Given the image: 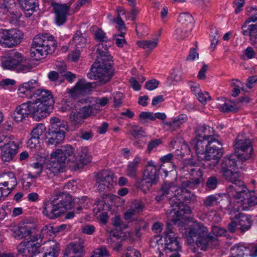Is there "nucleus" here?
I'll return each mask as SVG.
<instances>
[{"mask_svg": "<svg viewBox=\"0 0 257 257\" xmlns=\"http://www.w3.org/2000/svg\"><path fill=\"white\" fill-rule=\"evenodd\" d=\"M234 154L224 157L220 164V173L226 181H230L237 176V160L244 161L250 158L253 148L248 139L237 137L234 144Z\"/></svg>", "mask_w": 257, "mask_h": 257, "instance_id": "obj_1", "label": "nucleus"}, {"mask_svg": "<svg viewBox=\"0 0 257 257\" xmlns=\"http://www.w3.org/2000/svg\"><path fill=\"white\" fill-rule=\"evenodd\" d=\"M191 145L198 160L204 161V165L210 169L217 165L223 154L222 144L217 139L195 138Z\"/></svg>", "mask_w": 257, "mask_h": 257, "instance_id": "obj_2", "label": "nucleus"}, {"mask_svg": "<svg viewBox=\"0 0 257 257\" xmlns=\"http://www.w3.org/2000/svg\"><path fill=\"white\" fill-rule=\"evenodd\" d=\"M34 229L28 225L13 229L15 238L17 239L25 238L17 246L19 254L25 256H33L41 252L43 236H42L41 234L32 235L33 230Z\"/></svg>", "mask_w": 257, "mask_h": 257, "instance_id": "obj_3", "label": "nucleus"}, {"mask_svg": "<svg viewBox=\"0 0 257 257\" xmlns=\"http://www.w3.org/2000/svg\"><path fill=\"white\" fill-rule=\"evenodd\" d=\"M33 97L35 100L29 101L31 116L39 121L46 117L53 109L54 100L51 92L48 90L37 89Z\"/></svg>", "mask_w": 257, "mask_h": 257, "instance_id": "obj_4", "label": "nucleus"}, {"mask_svg": "<svg viewBox=\"0 0 257 257\" xmlns=\"http://www.w3.org/2000/svg\"><path fill=\"white\" fill-rule=\"evenodd\" d=\"M74 205L72 196L62 193L45 203L43 213L48 218L54 219L60 217L66 210L72 208Z\"/></svg>", "mask_w": 257, "mask_h": 257, "instance_id": "obj_5", "label": "nucleus"}, {"mask_svg": "<svg viewBox=\"0 0 257 257\" xmlns=\"http://www.w3.org/2000/svg\"><path fill=\"white\" fill-rule=\"evenodd\" d=\"M190 200V194L187 189L179 188L174 190V195L169 200L170 212H173L174 216L176 217L172 220L174 224L176 223V220L184 219L185 214L191 213V209L187 204Z\"/></svg>", "mask_w": 257, "mask_h": 257, "instance_id": "obj_6", "label": "nucleus"}, {"mask_svg": "<svg viewBox=\"0 0 257 257\" xmlns=\"http://www.w3.org/2000/svg\"><path fill=\"white\" fill-rule=\"evenodd\" d=\"M57 43L54 37L49 34H39L35 37L33 41L31 56L36 60L45 58L52 54L57 47Z\"/></svg>", "mask_w": 257, "mask_h": 257, "instance_id": "obj_7", "label": "nucleus"}, {"mask_svg": "<svg viewBox=\"0 0 257 257\" xmlns=\"http://www.w3.org/2000/svg\"><path fill=\"white\" fill-rule=\"evenodd\" d=\"M112 60L102 58L91 66L87 77L91 80H95L99 85H104L111 79L114 69Z\"/></svg>", "mask_w": 257, "mask_h": 257, "instance_id": "obj_8", "label": "nucleus"}, {"mask_svg": "<svg viewBox=\"0 0 257 257\" xmlns=\"http://www.w3.org/2000/svg\"><path fill=\"white\" fill-rule=\"evenodd\" d=\"M189 235L195 242L197 246L203 251L207 250L209 247H211V243L217 241V238L208 233L207 227L201 223L194 224L190 228Z\"/></svg>", "mask_w": 257, "mask_h": 257, "instance_id": "obj_9", "label": "nucleus"}, {"mask_svg": "<svg viewBox=\"0 0 257 257\" xmlns=\"http://www.w3.org/2000/svg\"><path fill=\"white\" fill-rule=\"evenodd\" d=\"M50 123L51 125L46 137L47 141L46 142L49 146H56L65 139L68 125L67 122L58 117L52 118L50 119Z\"/></svg>", "mask_w": 257, "mask_h": 257, "instance_id": "obj_10", "label": "nucleus"}, {"mask_svg": "<svg viewBox=\"0 0 257 257\" xmlns=\"http://www.w3.org/2000/svg\"><path fill=\"white\" fill-rule=\"evenodd\" d=\"M51 156L54 157V159L57 162L56 167L57 170L64 167L69 163H75L77 161L75 148L70 145L61 146L52 154Z\"/></svg>", "mask_w": 257, "mask_h": 257, "instance_id": "obj_11", "label": "nucleus"}, {"mask_svg": "<svg viewBox=\"0 0 257 257\" xmlns=\"http://www.w3.org/2000/svg\"><path fill=\"white\" fill-rule=\"evenodd\" d=\"M24 38L23 32L17 29L0 28V46L12 48L20 44Z\"/></svg>", "mask_w": 257, "mask_h": 257, "instance_id": "obj_12", "label": "nucleus"}, {"mask_svg": "<svg viewBox=\"0 0 257 257\" xmlns=\"http://www.w3.org/2000/svg\"><path fill=\"white\" fill-rule=\"evenodd\" d=\"M91 83H86L84 80H79L69 92L73 99H78V102L87 103L91 102V101L89 100V97H85V95L91 90Z\"/></svg>", "mask_w": 257, "mask_h": 257, "instance_id": "obj_13", "label": "nucleus"}, {"mask_svg": "<svg viewBox=\"0 0 257 257\" xmlns=\"http://www.w3.org/2000/svg\"><path fill=\"white\" fill-rule=\"evenodd\" d=\"M227 181L231 183L227 188V192L230 197L240 199L246 192H248V189L244 183L239 179L238 173L235 178Z\"/></svg>", "mask_w": 257, "mask_h": 257, "instance_id": "obj_14", "label": "nucleus"}, {"mask_svg": "<svg viewBox=\"0 0 257 257\" xmlns=\"http://www.w3.org/2000/svg\"><path fill=\"white\" fill-rule=\"evenodd\" d=\"M181 171L184 175H189L191 177L204 179L203 172L199 163L192 159H186L182 162Z\"/></svg>", "mask_w": 257, "mask_h": 257, "instance_id": "obj_15", "label": "nucleus"}, {"mask_svg": "<svg viewBox=\"0 0 257 257\" xmlns=\"http://www.w3.org/2000/svg\"><path fill=\"white\" fill-rule=\"evenodd\" d=\"M93 105L89 104L80 108L73 109L70 115L71 123L76 126L82 124L84 120L93 112Z\"/></svg>", "mask_w": 257, "mask_h": 257, "instance_id": "obj_16", "label": "nucleus"}, {"mask_svg": "<svg viewBox=\"0 0 257 257\" xmlns=\"http://www.w3.org/2000/svg\"><path fill=\"white\" fill-rule=\"evenodd\" d=\"M113 174L109 170H104L96 176V184L99 192L107 191L112 186Z\"/></svg>", "mask_w": 257, "mask_h": 257, "instance_id": "obj_17", "label": "nucleus"}, {"mask_svg": "<svg viewBox=\"0 0 257 257\" xmlns=\"http://www.w3.org/2000/svg\"><path fill=\"white\" fill-rule=\"evenodd\" d=\"M71 4L51 3V6L55 14V21L57 25H62L66 22Z\"/></svg>", "mask_w": 257, "mask_h": 257, "instance_id": "obj_18", "label": "nucleus"}, {"mask_svg": "<svg viewBox=\"0 0 257 257\" xmlns=\"http://www.w3.org/2000/svg\"><path fill=\"white\" fill-rule=\"evenodd\" d=\"M19 146L15 141H10L1 147L0 157L2 161L9 163L18 153Z\"/></svg>", "mask_w": 257, "mask_h": 257, "instance_id": "obj_19", "label": "nucleus"}, {"mask_svg": "<svg viewBox=\"0 0 257 257\" xmlns=\"http://www.w3.org/2000/svg\"><path fill=\"white\" fill-rule=\"evenodd\" d=\"M160 174L158 168H147L144 173L145 182L142 185V189L149 190L152 185H156L159 181Z\"/></svg>", "mask_w": 257, "mask_h": 257, "instance_id": "obj_20", "label": "nucleus"}, {"mask_svg": "<svg viewBox=\"0 0 257 257\" xmlns=\"http://www.w3.org/2000/svg\"><path fill=\"white\" fill-rule=\"evenodd\" d=\"M22 54L18 52L12 51L3 58L2 65L5 69L16 70L22 61Z\"/></svg>", "mask_w": 257, "mask_h": 257, "instance_id": "obj_21", "label": "nucleus"}, {"mask_svg": "<svg viewBox=\"0 0 257 257\" xmlns=\"http://www.w3.org/2000/svg\"><path fill=\"white\" fill-rule=\"evenodd\" d=\"M0 183L10 194L17 186L18 182L15 174L10 172L0 174Z\"/></svg>", "mask_w": 257, "mask_h": 257, "instance_id": "obj_22", "label": "nucleus"}, {"mask_svg": "<svg viewBox=\"0 0 257 257\" xmlns=\"http://www.w3.org/2000/svg\"><path fill=\"white\" fill-rule=\"evenodd\" d=\"M14 120L17 122L23 121L29 115L31 116V112L29 101L18 106L13 114Z\"/></svg>", "mask_w": 257, "mask_h": 257, "instance_id": "obj_23", "label": "nucleus"}, {"mask_svg": "<svg viewBox=\"0 0 257 257\" xmlns=\"http://www.w3.org/2000/svg\"><path fill=\"white\" fill-rule=\"evenodd\" d=\"M234 218L237 221L239 226L238 229L241 232L248 230L252 224L253 221L249 215L240 213L236 214Z\"/></svg>", "mask_w": 257, "mask_h": 257, "instance_id": "obj_24", "label": "nucleus"}, {"mask_svg": "<svg viewBox=\"0 0 257 257\" xmlns=\"http://www.w3.org/2000/svg\"><path fill=\"white\" fill-rule=\"evenodd\" d=\"M18 3L25 13L26 17H30L38 8V0H18Z\"/></svg>", "mask_w": 257, "mask_h": 257, "instance_id": "obj_25", "label": "nucleus"}, {"mask_svg": "<svg viewBox=\"0 0 257 257\" xmlns=\"http://www.w3.org/2000/svg\"><path fill=\"white\" fill-rule=\"evenodd\" d=\"M45 128L44 125L40 124L33 130L31 133V138L27 143L30 148H36L39 143L40 137L43 134Z\"/></svg>", "mask_w": 257, "mask_h": 257, "instance_id": "obj_26", "label": "nucleus"}, {"mask_svg": "<svg viewBox=\"0 0 257 257\" xmlns=\"http://www.w3.org/2000/svg\"><path fill=\"white\" fill-rule=\"evenodd\" d=\"M242 208L243 209H248L249 208L257 205V193L251 192L248 190V192H246L243 195L241 199Z\"/></svg>", "mask_w": 257, "mask_h": 257, "instance_id": "obj_27", "label": "nucleus"}, {"mask_svg": "<svg viewBox=\"0 0 257 257\" xmlns=\"http://www.w3.org/2000/svg\"><path fill=\"white\" fill-rule=\"evenodd\" d=\"M196 138L203 139H216L214 137V130L208 125H198L195 131Z\"/></svg>", "mask_w": 257, "mask_h": 257, "instance_id": "obj_28", "label": "nucleus"}, {"mask_svg": "<svg viewBox=\"0 0 257 257\" xmlns=\"http://www.w3.org/2000/svg\"><path fill=\"white\" fill-rule=\"evenodd\" d=\"M165 241V248L169 250L170 252L179 251L181 250V245L177 237L175 236V234H169L168 236H166Z\"/></svg>", "mask_w": 257, "mask_h": 257, "instance_id": "obj_29", "label": "nucleus"}, {"mask_svg": "<svg viewBox=\"0 0 257 257\" xmlns=\"http://www.w3.org/2000/svg\"><path fill=\"white\" fill-rule=\"evenodd\" d=\"M77 161L76 162L79 165L78 168H81L83 166L87 165L91 161V157L88 154V150L87 147L81 148L77 152Z\"/></svg>", "mask_w": 257, "mask_h": 257, "instance_id": "obj_30", "label": "nucleus"}, {"mask_svg": "<svg viewBox=\"0 0 257 257\" xmlns=\"http://www.w3.org/2000/svg\"><path fill=\"white\" fill-rule=\"evenodd\" d=\"M38 87V83L36 80H31L27 82H25L22 84L19 88L18 91L20 94H25L26 95H30L31 92L33 94L37 90L35 89ZM33 95H31L33 97Z\"/></svg>", "mask_w": 257, "mask_h": 257, "instance_id": "obj_31", "label": "nucleus"}, {"mask_svg": "<svg viewBox=\"0 0 257 257\" xmlns=\"http://www.w3.org/2000/svg\"><path fill=\"white\" fill-rule=\"evenodd\" d=\"M141 159L139 157H136L132 162H130L125 169L126 175L131 178L136 179L138 176L139 165Z\"/></svg>", "mask_w": 257, "mask_h": 257, "instance_id": "obj_32", "label": "nucleus"}, {"mask_svg": "<svg viewBox=\"0 0 257 257\" xmlns=\"http://www.w3.org/2000/svg\"><path fill=\"white\" fill-rule=\"evenodd\" d=\"M178 25L192 30L194 26V19L188 13H182L180 14L178 19Z\"/></svg>", "mask_w": 257, "mask_h": 257, "instance_id": "obj_33", "label": "nucleus"}, {"mask_svg": "<svg viewBox=\"0 0 257 257\" xmlns=\"http://www.w3.org/2000/svg\"><path fill=\"white\" fill-rule=\"evenodd\" d=\"M241 247L238 250V252L240 253V254H246V256L257 257V243L242 244Z\"/></svg>", "mask_w": 257, "mask_h": 257, "instance_id": "obj_34", "label": "nucleus"}, {"mask_svg": "<svg viewBox=\"0 0 257 257\" xmlns=\"http://www.w3.org/2000/svg\"><path fill=\"white\" fill-rule=\"evenodd\" d=\"M59 243L54 241L49 242L46 251L43 254V257H57L59 254Z\"/></svg>", "mask_w": 257, "mask_h": 257, "instance_id": "obj_35", "label": "nucleus"}, {"mask_svg": "<svg viewBox=\"0 0 257 257\" xmlns=\"http://www.w3.org/2000/svg\"><path fill=\"white\" fill-rule=\"evenodd\" d=\"M219 195H211L206 197L203 200V205L206 207L214 206L215 205H218L220 203L219 201Z\"/></svg>", "mask_w": 257, "mask_h": 257, "instance_id": "obj_36", "label": "nucleus"}, {"mask_svg": "<svg viewBox=\"0 0 257 257\" xmlns=\"http://www.w3.org/2000/svg\"><path fill=\"white\" fill-rule=\"evenodd\" d=\"M32 68L33 65L30 61L25 59L22 56V61L19 64L16 70L18 72L26 73L29 72Z\"/></svg>", "mask_w": 257, "mask_h": 257, "instance_id": "obj_37", "label": "nucleus"}, {"mask_svg": "<svg viewBox=\"0 0 257 257\" xmlns=\"http://www.w3.org/2000/svg\"><path fill=\"white\" fill-rule=\"evenodd\" d=\"M84 242L83 240H79L76 242H72L69 244L68 248L75 254H81L84 250Z\"/></svg>", "mask_w": 257, "mask_h": 257, "instance_id": "obj_38", "label": "nucleus"}, {"mask_svg": "<svg viewBox=\"0 0 257 257\" xmlns=\"http://www.w3.org/2000/svg\"><path fill=\"white\" fill-rule=\"evenodd\" d=\"M16 6L14 0H3L0 3V13L5 14L13 9Z\"/></svg>", "mask_w": 257, "mask_h": 257, "instance_id": "obj_39", "label": "nucleus"}, {"mask_svg": "<svg viewBox=\"0 0 257 257\" xmlns=\"http://www.w3.org/2000/svg\"><path fill=\"white\" fill-rule=\"evenodd\" d=\"M241 33L244 36H248L249 37H257V23L249 25L246 28H242Z\"/></svg>", "mask_w": 257, "mask_h": 257, "instance_id": "obj_40", "label": "nucleus"}, {"mask_svg": "<svg viewBox=\"0 0 257 257\" xmlns=\"http://www.w3.org/2000/svg\"><path fill=\"white\" fill-rule=\"evenodd\" d=\"M191 30H192L178 25L175 31L174 35L175 36L176 39L178 40H183L188 37L189 32Z\"/></svg>", "mask_w": 257, "mask_h": 257, "instance_id": "obj_41", "label": "nucleus"}, {"mask_svg": "<svg viewBox=\"0 0 257 257\" xmlns=\"http://www.w3.org/2000/svg\"><path fill=\"white\" fill-rule=\"evenodd\" d=\"M188 119L187 116L185 114H180L177 117H175L173 121L167 122L166 124L169 126H180L181 124L187 121Z\"/></svg>", "mask_w": 257, "mask_h": 257, "instance_id": "obj_42", "label": "nucleus"}, {"mask_svg": "<svg viewBox=\"0 0 257 257\" xmlns=\"http://www.w3.org/2000/svg\"><path fill=\"white\" fill-rule=\"evenodd\" d=\"M176 188H179V187H177L174 182L164 181L160 190L162 192L168 195L170 192L174 193V190Z\"/></svg>", "mask_w": 257, "mask_h": 257, "instance_id": "obj_43", "label": "nucleus"}, {"mask_svg": "<svg viewBox=\"0 0 257 257\" xmlns=\"http://www.w3.org/2000/svg\"><path fill=\"white\" fill-rule=\"evenodd\" d=\"M73 42L78 48L79 47L82 48L86 44L87 40L85 37L83 36L80 32L77 31L73 37Z\"/></svg>", "mask_w": 257, "mask_h": 257, "instance_id": "obj_44", "label": "nucleus"}, {"mask_svg": "<svg viewBox=\"0 0 257 257\" xmlns=\"http://www.w3.org/2000/svg\"><path fill=\"white\" fill-rule=\"evenodd\" d=\"M33 170L28 174V177L31 178H36L39 176L43 171V166L39 162L33 164Z\"/></svg>", "mask_w": 257, "mask_h": 257, "instance_id": "obj_45", "label": "nucleus"}, {"mask_svg": "<svg viewBox=\"0 0 257 257\" xmlns=\"http://www.w3.org/2000/svg\"><path fill=\"white\" fill-rule=\"evenodd\" d=\"M204 182V179L192 177L190 180H187L182 182L183 187H189L190 188H194L198 186L201 183Z\"/></svg>", "mask_w": 257, "mask_h": 257, "instance_id": "obj_46", "label": "nucleus"}, {"mask_svg": "<svg viewBox=\"0 0 257 257\" xmlns=\"http://www.w3.org/2000/svg\"><path fill=\"white\" fill-rule=\"evenodd\" d=\"M98 48H97L96 52L100 56V59L102 58H105L106 59L111 60V57L110 56L107 55L108 49L106 45L104 46L103 43H100L97 45Z\"/></svg>", "mask_w": 257, "mask_h": 257, "instance_id": "obj_47", "label": "nucleus"}, {"mask_svg": "<svg viewBox=\"0 0 257 257\" xmlns=\"http://www.w3.org/2000/svg\"><path fill=\"white\" fill-rule=\"evenodd\" d=\"M157 39L156 41H140L137 42V44L140 47H142L143 49H149L150 50H152L157 46Z\"/></svg>", "mask_w": 257, "mask_h": 257, "instance_id": "obj_48", "label": "nucleus"}, {"mask_svg": "<svg viewBox=\"0 0 257 257\" xmlns=\"http://www.w3.org/2000/svg\"><path fill=\"white\" fill-rule=\"evenodd\" d=\"M218 183V179L216 176H211L207 178L205 185L208 190H213L217 188Z\"/></svg>", "mask_w": 257, "mask_h": 257, "instance_id": "obj_49", "label": "nucleus"}, {"mask_svg": "<svg viewBox=\"0 0 257 257\" xmlns=\"http://www.w3.org/2000/svg\"><path fill=\"white\" fill-rule=\"evenodd\" d=\"M144 133L145 131L142 127L136 125L132 126L128 132V134L135 139L141 137Z\"/></svg>", "mask_w": 257, "mask_h": 257, "instance_id": "obj_50", "label": "nucleus"}, {"mask_svg": "<svg viewBox=\"0 0 257 257\" xmlns=\"http://www.w3.org/2000/svg\"><path fill=\"white\" fill-rule=\"evenodd\" d=\"M130 207L137 214H139L143 211L145 205L141 200L136 199L132 202Z\"/></svg>", "mask_w": 257, "mask_h": 257, "instance_id": "obj_51", "label": "nucleus"}, {"mask_svg": "<svg viewBox=\"0 0 257 257\" xmlns=\"http://www.w3.org/2000/svg\"><path fill=\"white\" fill-rule=\"evenodd\" d=\"M174 158V156L172 154L170 153L166 155H165L163 157H162L160 158V161L163 163H169V165L171 167V169H170V171H173L174 170H175L176 169V166L172 162V160Z\"/></svg>", "mask_w": 257, "mask_h": 257, "instance_id": "obj_52", "label": "nucleus"}, {"mask_svg": "<svg viewBox=\"0 0 257 257\" xmlns=\"http://www.w3.org/2000/svg\"><path fill=\"white\" fill-rule=\"evenodd\" d=\"M42 232L43 235H48L49 236L55 235L56 233L55 226L51 224L46 225L42 229Z\"/></svg>", "mask_w": 257, "mask_h": 257, "instance_id": "obj_53", "label": "nucleus"}, {"mask_svg": "<svg viewBox=\"0 0 257 257\" xmlns=\"http://www.w3.org/2000/svg\"><path fill=\"white\" fill-rule=\"evenodd\" d=\"M109 255L108 251L104 246L96 248L93 251V254L91 257H104Z\"/></svg>", "mask_w": 257, "mask_h": 257, "instance_id": "obj_54", "label": "nucleus"}, {"mask_svg": "<svg viewBox=\"0 0 257 257\" xmlns=\"http://www.w3.org/2000/svg\"><path fill=\"white\" fill-rule=\"evenodd\" d=\"M112 224L115 227H118L120 229H125L127 225L123 223L120 218L119 215H115L112 219Z\"/></svg>", "mask_w": 257, "mask_h": 257, "instance_id": "obj_55", "label": "nucleus"}, {"mask_svg": "<svg viewBox=\"0 0 257 257\" xmlns=\"http://www.w3.org/2000/svg\"><path fill=\"white\" fill-rule=\"evenodd\" d=\"M147 119L154 121L153 113L150 111H142L139 114V121L143 123Z\"/></svg>", "mask_w": 257, "mask_h": 257, "instance_id": "obj_56", "label": "nucleus"}, {"mask_svg": "<svg viewBox=\"0 0 257 257\" xmlns=\"http://www.w3.org/2000/svg\"><path fill=\"white\" fill-rule=\"evenodd\" d=\"M10 22L13 24H16L19 22L22 16V14L19 10L12 12L10 11Z\"/></svg>", "mask_w": 257, "mask_h": 257, "instance_id": "obj_57", "label": "nucleus"}, {"mask_svg": "<svg viewBox=\"0 0 257 257\" xmlns=\"http://www.w3.org/2000/svg\"><path fill=\"white\" fill-rule=\"evenodd\" d=\"M255 10V13L253 14L251 17L248 18L247 20L242 25V28H246L247 25L249 23L252 22H255L257 21V9H255L252 7L249 8V10L247 11V12H251L253 10Z\"/></svg>", "mask_w": 257, "mask_h": 257, "instance_id": "obj_58", "label": "nucleus"}, {"mask_svg": "<svg viewBox=\"0 0 257 257\" xmlns=\"http://www.w3.org/2000/svg\"><path fill=\"white\" fill-rule=\"evenodd\" d=\"M95 39L100 42L109 41V39L106 36V34L101 29H99L95 33Z\"/></svg>", "mask_w": 257, "mask_h": 257, "instance_id": "obj_59", "label": "nucleus"}, {"mask_svg": "<svg viewBox=\"0 0 257 257\" xmlns=\"http://www.w3.org/2000/svg\"><path fill=\"white\" fill-rule=\"evenodd\" d=\"M219 38L218 32L216 30H212L211 34L210 36L211 46L213 47V50L214 49L215 46L218 43Z\"/></svg>", "mask_w": 257, "mask_h": 257, "instance_id": "obj_60", "label": "nucleus"}, {"mask_svg": "<svg viewBox=\"0 0 257 257\" xmlns=\"http://www.w3.org/2000/svg\"><path fill=\"white\" fill-rule=\"evenodd\" d=\"M211 231L213 234L214 235V236H215L216 238L218 236L224 235L226 232L224 228L218 226H212Z\"/></svg>", "mask_w": 257, "mask_h": 257, "instance_id": "obj_61", "label": "nucleus"}, {"mask_svg": "<svg viewBox=\"0 0 257 257\" xmlns=\"http://www.w3.org/2000/svg\"><path fill=\"white\" fill-rule=\"evenodd\" d=\"M95 231V227L90 224H86L81 228V231L83 233L87 235H92Z\"/></svg>", "mask_w": 257, "mask_h": 257, "instance_id": "obj_62", "label": "nucleus"}, {"mask_svg": "<svg viewBox=\"0 0 257 257\" xmlns=\"http://www.w3.org/2000/svg\"><path fill=\"white\" fill-rule=\"evenodd\" d=\"M219 109L221 111L224 112H235L237 110V108H235L233 105L227 103L220 105Z\"/></svg>", "mask_w": 257, "mask_h": 257, "instance_id": "obj_63", "label": "nucleus"}, {"mask_svg": "<svg viewBox=\"0 0 257 257\" xmlns=\"http://www.w3.org/2000/svg\"><path fill=\"white\" fill-rule=\"evenodd\" d=\"M159 84V81L156 79H151L146 83L145 88L149 90L156 89Z\"/></svg>", "mask_w": 257, "mask_h": 257, "instance_id": "obj_64", "label": "nucleus"}]
</instances>
